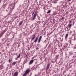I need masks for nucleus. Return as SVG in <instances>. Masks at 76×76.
Wrapping results in <instances>:
<instances>
[{
    "label": "nucleus",
    "instance_id": "1",
    "mask_svg": "<svg viewBox=\"0 0 76 76\" xmlns=\"http://www.w3.org/2000/svg\"><path fill=\"white\" fill-rule=\"evenodd\" d=\"M37 12H36L34 14V15H33V19H32V20H34L35 19V18L37 17Z\"/></svg>",
    "mask_w": 76,
    "mask_h": 76
},
{
    "label": "nucleus",
    "instance_id": "29",
    "mask_svg": "<svg viewBox=\"0 0 76 76\" xmlns=\"http://www.w3.org/2000/svg\"><path fill=\"white\" fill-rule=\"evenodd\" d=\"M1 54V52L0 53V54Z\"/></svg>",
    "mask_w": 76,
    "mask_h": 76
},
{
    "label": "nucleus",
    "instance_id": "5",
    "mask_svg": "<svg viewBox=\"0 0 76 76\" xmlns=\"http://www.w3.org/2000/svg\"><path fill=\"white\" fill-rule=\"evenodd\" d=\"M18 72H15L14 74V76H18Z\"/></svg>",
    "mask_w": 76,
    "mask_h": 76
},
{
    "label": "nucleus",
    "instance_id": "27",
    "mask_svg": "<svg viewBox=\"0 0 76 76\" xmlns=\"http://www.w3.org/2000/svg\"><path fill=\"white\" fill-rule=\"evenodd\" d=\"M62 19L63 20L64 19V17H63L62 18Z\"/></svg>",
    "mask_w": 76,
    "mask_h": 76
},
{
    "label": "nucleus",
    "instance_id": "19",
    "mask_svg": "<svg viewBox=\"0 0 76 76\" xmlns=\"http://www.w3.org/2000/svg\"><path fill=\"white\" fill-rule=\"evenodd\" d=\"M19 67H20V68L19 67H18V69H22V66H19Z\"/></svg>",
    "mask_w": 76,
    "mask_h": 76
},
{
    "label": "nucleus",
    "instance_id": "12",
    "mask_svg": "<svg viewBox=\"0 0 76 76\" xmlns=\"http://www.w3.org/2000/svg\"><path fill=\"white\" fill-rule=\"evenodd\" d=\"M26 75H27V74L25 72L24 74L23 75V76H26Z\"/></svg>",
    "mask_w": 76,
    "mask_h": 76
},
{
    "label": "nucleus",
    "instance_id": "10",
    "mask_svg": "<svg viewBox=\"0 0 76 76\" xmlns=\"http://www.w3.org/2000/svg\"><path fill=\"white\" fill-rule=\"evenodd\" d=\"M38 37H37L36 38L35 40L34 41V42H37V41H38Z\"/></svg>",
    "mask_w": 76,
    "mask_h": 76
},
{
    "label": "nucleus",
    "instance_id": "31",
    "mask_svg": "<svg viewBox=\"0 0 76 76\" xmlns=\"http://www.w3.org/2000/svg\"><path fill=\"white\" fill-rule=\"evenodd\" d=\"M73 25H74V23H73Z\"/></svg>",
    "mask_w": 76,
    "mask_h": 76
},
{
    "label": "nucleus",
    "instance_id": "33",
    "mask_svg": "<svg viewBox=\"0 0 76 76\" xmlns=\"http://www.w3.org/2000/svg\"><path fill=\"white\" fill-rule=\"evenodd\" d=\"M74 38H75V37H74Z\"/></svg>",
    "mask_w": 76,
    "mask_h": 76
},
{
    "label": "nucleus",
    "instance_id": "3",
    "mask_svg": "<svg viewBox=\"0 0 76 76\" xmlns=\"http://www.w3.org/2000/svg\"><path fill=\"white\" fill-rule=\"evenodd\" d=\"M30 70L29 69L26 70L25 72V73H26L27 75H28L29 73V71Z\"/></svg>",
    "mask_w": 76,
    "mask_h": 76
},
{
    "label": "nucleus",
    "instance_id": "18",
    "mask_svg": "<svg viewBox=\"0 0 76 76\" xmlns=\"http://www.w3.org/2000/svg\"><path fill=\"white\" fill-rule=\"evenodd\" d=\"M16 62H13V64L14 65H15V64H16Z\"/></svg>",
    "mask_w": 76,
    "mask_h": 76
},
{
    "label": "nucleus",
    "instance_id": "2",
    "mask_svg": "<svg viewBox=\"0 0 76 76\" xmlns=\"http://www.w3.org/2000/svg\"><path fill=\"white\" fill-rule=\"evenodd\" d=\"M50 64H47V66L46 68V70H48V69H49V67H50Z\"/></svg>",
    "mask_w": 76,
    "mask_h": 76
},
{
    "label": "nucleus",
    "instance_id": "32",
    "mask_svg": "<svg viewBox=\"0 0 76 76\" xmlns=\"http://www.w3.org/2000/svg\"><path fill=\"white\" fill-rule=\"evenodd\" d=\"M35 76H38L37 75H35Z\"/></svg>",
    "mask_w": 76,
    "mask_h": 76
},
{
    "label": "nucleus",
    "instance_id": "8",
    "mask_svg": "<svg viewBox=\"0 0 76 76\" xmlns=\"http://www.w3.org/2000/svg\"><path fill=\"white\" fill-rule=\"evenodd\" d=\"M34 60H31L29 63V64H32V63H33V62H34Z\"/></svg>",
    "mask_w": 76,
    "mask_h": 76
},
{
    "label": "nucleus",
    "instance_id": "22",
    "mask_svg": "<svg viewBox=\"0 0 76 76\" xmlns=\"http://www.w3.org/2000/svg\"><path fill=\"white\" fill-rule=\"evenodd\" d=\"M58 55H57V56H56V58H58Z\"/></svg>",
    "mask_w": 76,
    "mask_h": 76
},
{
    "label": "nucleus",
    "instance_id": "17",
    "mask_svg": "<svg viewBox=\"0 0 76 76\" xmlns=\"http://www.w3.org/2000/svg\"><path fill=\"white\" fill-rule=\"evenodd\" d=\"M50 12L51 11L50 10H48L47 12V13H50Z\"/></svg>",
    "mask_w": 76,
    "mask_h": 76
},
{
    "label": "nucleus",
    "instance_id": "16",
    "mask_svg": "<svg viewBox=\"0 0 76 76\" xmlns=\"http://www.w3.org/2000/svg\"><path fill=\"white\" fill-rule=\"evenodd\" d=\"M3 34H2V33L0 34V38H1V37L3 36Z\"/></svg>",
    "mask_w": 76,
    "mask_h": 76
},
{
    "label": "nucleus",
    "instance_id": "23",
    "mask_svg": "<svg viewBox=\"0 0 76 76\" xmlns=\"http://www.w3.org/2000/svg\"><path fill=\"white\" fill-rule=\"evenodd\" d=\"M10 61H11V60L9 59V62H10Z\"/></svg>",
    "mask_w": 76,
    "mask_h": 76
},
{
    "label": "nucleus",
    "instance_id": "28",
    "mask_svg": "<svg viewBox=\"0 0 76 76\" xmlns=\"http://www.w3.org/2000/svg\"><path fill=\"white\" fill-rule=\"evenodd\" d=\"M1 54V52L0 53V54Z\"/></svg>",
    "mask_w": 76,
    "mask_h": 76
},
{
    "label": "nucleus",
    "instance_id": "11",
    "mask_svg": "<svg viewBox=\"0 0 76 76\" xmlns=\"http://www.w3.org/2000/svg\"><path fill=\"white\" fill-rule=\"evenodd\" d=\"M22 23H23V21H21L20 23H19V25H21L22 24Z\"/></svg>",
    "mask_w": 76,
    "mask_h": 76
},
{
    "label": "nucleus",
    "instance_id": "24",
    "mask_svg": "<svg viewBox=\"0 0 76 76\" xmlns=\"http://www.w3.org/2000/svg\"><path fill=\"white\" fill-rule=\"evenodd\" d=\"M34 12H33V13L32 14V16H33L34 15Z\"/></svg>",
    "mask_w": 76,
    "mask_h": 76
},
{
    "label": "nucleus",
    "instance_id": "34",
    "mask_svg": "<svg viewBox=\"0 0 76 76\" xmlns=\"http://www.w3.org/2000/svg\"><path fill=\"white\" fill-rule=\"evenodd\" d=\"M30 38L29 39H30Z\"/></svg>",
    "mask_w": 76,
    "mask_h": 76
},
{
    "label": "nucleus",
    "instance_id": "21",
    "mask_svg": "<svg viewBox=\"0 0 76 76\" xmlns=\"http://www.w3.org/2000/svg\"><path fill=\"white\" fill-rule=\"evenodd\" d=\"M18 58L17 57L15 58V59L16 60H17Z\"/></svg>",
    "mask_w": 76,
    "mask_h": 76
},
{
    "label": "nucleus",
    "instance_id": "13",
    "mask_svg": "<svg viewBox=\"0 0 76 76\" xmlns=\"http://www.w3.org/2000/svg\"><path fill=\"white\" fill-rule=\"evenodd\" d=\"M53 3H54L55 4H56V3H57V1H53Z\"/></svg>",
    "mask_w": 76,
    "mask_h": 76
},
{
    "label": "nucleus",
    "instance_id": "7",
    "mask_svg": "<svg viewBox=\"0 0 76 76\" xmlns=\"http://www.w3.org/2000/svg\"><path fill=\"white\" fill-rule=\"evenodd\" d=\"M32 37H33L31 38L32 40H34V39H35V38L36 37L35 35H33Z\"/></svg>",
    "mask_w": 76,
    "mask_h": 76
},
{
    "label": "nucleus",
    "instance_id": "9",
    "mask_svg": "<svg viewBox=\"0 0 76 76\" xmlns=\"http://www.w3.org/2000/svg\"><path fill=\"white\" fill-rule=\"evenodd\" d=\"M72 24H69L68 25V26L69 27V28H71V27H72Z\"/></svg>",
    "mask_w": 76,
    "mask_h": 76
},
{
    "label": "nucleus",
    "instance_id": "30",
    "mask_svg": "<svg viewBox=\"0 0 76 76\" xmlns=\"http://www.w3.org/2000/svg\"><path fill=\"white\" fill-rule=\"evenodd\" d=\"M69 1H71L72 0H68Z\"/></svg>",
    "mask_w": 76,
    "mask_h": 76
},
{
    "label": "nucleus",
    "instance_id": "14",
    "mask_svg": "<svg viewBox=\"0 0 76 76\" xmlns=\"http://www.w3.org/2000/svg\"><path fill=\"white\" fill-rule=\"evenodd\" d=\"M20 54H19L18 56H17V57L18 58H20Z\"/></svg>",
    "mask_w": 76,
    "mask_h": 76
},
{
    "label": "nucleus",
    "instance_id": "25",
    "mask_svg": "<svg viewBox=\"0 0 76 76\" xmlns=\"http://www.w3.org/2000/svg\"><path fill=\"white\" fill-rule=\"evenodd\" d=\"M72 21H73V20H71V21H70V23H71V22H72Z\"/></svg>",
    "mask_w": 76,
    "mask_h": 76
},
{
    "label": "nucleus",
    "instance_id": "20",
    "mask_svg": "<svg viewBox=\"0 0 76 76\" xmlns=\"http://www.w3.org/2000/svg\"><path fill=\"white\" fill-rule=\"evenodd\" d=\"M53 15H57V13H56V12H54L53 13Z\"/></svg>",
    "mask_w": 76,
    "mask_h": 76
},
{
    "label": "nucleus",
    "instance_id": "6",
    "mask_svg": "<svg viewBox=\"0 0 76 76\" xmlns=\"http://www.w3.org/2000/svg\"><path fill=\"white\" fill-rule=\"evenodd\" d=\"M41 38H42V36H40V37H39V39H38V43H39V42H41Z\"/></svg>",
    "mask_w": 76,
    "mask_h": 76
},
{
    "label": "nucleus",
    "instance_id": "26",
    "mask_svg": "<svg viewBox=\"0 0 76 76\" xmlns=\"http://www.w3.org/2000/svg\"><path fill=\"white\" fill-rule=\"evenodd\" d=\"M0 68H1V69H3V67H1V66H0Z\"/></svg>",
    "mask_w": 76,
    "mask_h": 76
},
{
    "label": "nucleus",
    "instance_id": "4",
    "mask_svg": "<svg viewBox=\"0 0 76 76\" xmlns=\"http://www.w3.org/2000/svg\"><path fill=\"white\" fill-rule=\"evenodd\" d=\"M14 8H15V5H14L13 7L11 6L10 8V10L11 12H12V10L14 9Z\"/></svg>",
    "mask_w": 76,
    "mask_h": 76
},
{
    "label": "nucleus",
    "instance_id": "15",
    "mask_svg": "<svg viewBox=\"0 0 76 76\" xmlns=\"http://www.w3.org/2000/svg\"><path fill=\"white\" fill-rule=\"evenodd\" d=\"M67 37H68V34H66V36L65 37V38H67Z\"/></svg>",
    "mask_w": 76,
    "mask_h": 76
}]
</instances>
